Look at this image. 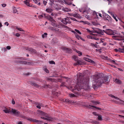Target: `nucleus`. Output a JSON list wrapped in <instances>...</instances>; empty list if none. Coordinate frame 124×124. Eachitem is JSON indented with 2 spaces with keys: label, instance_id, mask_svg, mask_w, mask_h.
<instances>
[{
  "label": "nucleus",
  "instance_id": "f257e3e1",
  "mask_svg": "<svg viewBox=\"0 0 124 124\" xmlns=\"http://www.w3.org/2000/svg\"><path fill=\"white\" fill-rule=\"evenodd\" d=\"M77 78L78 83L74 88L72 89L73 92L74 91V90L79 91L81 89L86 90L89 88V86L88 85L89 79L88 77L85 78L84 77L82 74L78 73L77 75Z\"/></svg>",
  "mask_w": 124,
  "mask_h": 124
},
{
  "label": "nucleus",
  "instance_id": "f03ea898",
  "mask_svg": "<svg viewBox=\"0 0 124 124\" xmlns=\"http://www.w3.org/2000/svg\"><path fill=\"white\" fill-rule=\"evenodd\" d=\"M92 87L94 89L100 86L102 83H107L110 81L108 77H102L100 74L93 76Z\"/></svg>",
  "mask_w": 124,
  "mask_h": 124
},
{
  "label": "nucleus",
  "instance_id": "7ed1b4c3",
  "mask_svg": "<svg viewBox=\"0 0 124 124\" xmlns=\"http://www.w3.org/2000/svg\"><path fill=\"white\" fill-rule=\"evenodd\" d=\"M62 22L65 24L67 25V24H70L71 22L70 21V17H67L66 18H63Z\"/></svg>",
  "mask_w": 124,
  "mask_h": 124
},
{
  "label": "nucleus",
  "instance_id": "20e7f679",
  "mask_svg": "<svg viewBox=\"0 0 124 124\" xmlns=\"http://www.w3.org/2000/svg\"><path fill=\"white\" fill-rule=\"evenodd\" d=\"M17 61H16V62L17 63H20L21 64H28L29 65H31V63L30 62H28L24 61H21L20 60L21 59V58H18L17 59Z\"/></svg>",
  "mask_w": 124,
  "mask_h": 124
},
{
  "label": "nucleus",
  "instance_id": "39448f33",
  "mask_svg": "<svg viewBox=\"0 0 124 124\" xmlns=\"http://www.w3.org/2000/svg\"><path fill=\"white\" fill-rule=\"evenodd\" d=\"M104 32L109 35H114L115 32L109 29H107L106 30H103Z\"/></svg>",
  "mask_w": 124,
  "mask_h": 124
},
{
  "label": "nucleus",
  "instance_id": "423d86ee",
  "mask_svg": "<svg viewBox=\"0 0 124 124\" xmlns=\"http://www.w3.org/2000/svg\"><path fill=\"white\" fill-rule=\"evenodd\" d=\"M113 38L116 40H122L124 42V36H113Z\"/></svg>",
  "mask_w": 124,
  "mask_h": 124
},
{
  "label": "nucleus",
  "instance_id": "0eeeda50",
  "mask_svg": "<svg viewBox=\"0 0 124 124\" xmlns=\"http://www.w3.org/2000/svg\"><path fill=\"white\" fill-rule=\"evenodd\" d=\"M31 1V0H26L24 1L23 2L24 4L30 7H32L33 4L30 3Z\"/></svg>",
  "mask_w": 124,
  "mask_h": 124
},
{
  "label": "nucleus",
  "instance_id": "6e6552de",
  "mask_svg": "<svg viewBox=\"0 0 124 124\" xmlns=\"http://www.w3.org/2000/svg\"><path fill=\"white\" fill-rule=\"evenodd\" d=\"M11 111L16 116H18L20 114V112L18 111L15 109H12Z\"/></svg>",
  "mask_w": 124,
  "mask_h": 124
},
{
  "label": "nucleus",
  "instance_id": "1a4fd4ad",
  "mask_svg": "<svg viewBox=\"0 0 124 124\" xmlns=\"http://www.w3.org/2000/svg\"><path fill=\"white\" fill-rule=\"evenodd\" d=\"M117 100H119V101H117L116 100H113V101L115 102V103L116 104L124 105V101H122L119 99Z\"/></svg>",
  "mask_w": 124,
  "mask_h": 124
},
{
  "label": "nucleus",
  "instance_id": "9d476101",
  "mask_svg": "<svg viewBox=\"0 0 124 124\" xmlns=\"http://www.w3.org/2000/svg\"><path fill=\"white\" fill-rule=\"evenodd\" d=\"M62 49L65 51L66 53H72V50L70 49L65 47H62Z\"/></svg>",
  "mask_w": 124,
  "mask_h": 124
},
{
  "label": "nucleus",
  "instance_id": "9b49d317",
  "mask_svg": "<svg viewBox=\"0 0 124 124\" xmlns=\"http://www.w3.org/2000/svg\"><path fill=\"white\" fill-rule=\"evenodd\" d=\"M26 49L27 50H28L29 51L31 52L32 53H36V51L34 49H32L31 48L27 47L26 48Z\"/></svg>",
  "mask_w": 124,
  "mask_h": 124
},
{
  "label": "nucleus",
  "instance_id": "f8f14e48",
  "mask_svg": "<svg viewBox=\"0 0 124 124\" xmlns=\"http://www.w3.org/2000/svg\"><path fill=\"white\" fill-rule=\"evenodd\" d=\"M29 84L33 86H34L36 87H39V85L33 81H30L29 82Z\"/></svg>",
  "mask_w": 124,
  "mask_h": 124
},
{
  "label": "nucleus",
  "instance_id": "ddd939ff",
  "mask_svg": "<svg viewBox=\"0 0 124 124\" xmlns=\"http://www.w3.org/2000/svg\"><path fill=\"white\" fill-rule=\"evenodd\" d=\"M47 15L46 14H43L42 15H39L38 16V17L39 19H41L43 17H44L45 18H47Z\"/></svg>",
  "mask_w": 124,
  "mask_h": 124
},
{
  "label": "nucleus",
  "instance_id": "4468645a",
  "mask_svg": "<svg viewBox=\"0 0 124 124\" xmlns=\"http://www.w3.org/2000/svg\"><path fill=\"white\" fill-rule=\"evenodd\" d=\"M84 59L85 61L89 62L92 64H94L95 63V62L94 61L88 58L85 57L84 58Z\"/></svg>",
  "mask_w": 124,
  "mask_h": 124
},
{
  "label": "nucleus",
  "instance_id": "2eb2a0df",
  "mask_svg": "<svg viewBox=\"0 0 124 124\" xmlns=\"http://www.w3.org/2000/svg\"><path fill=\"white\" fill-rule=\"evenodd\" d=\"M27 120L33 122H41V121L40 120H38L36 119H32L31 118H29L27 119Z\"/></svg>",
  "mask_w": 124,
  "mask_h": 124
},
{
  "label": "nucleus",
  "instance_id": "dca6fc26",
  "mask_svg": "<svg viewBox=\"0 0 124 124\" xmlns=\"http://www.w3.org/2000/svg\"><path fill=\"white\" fill-rule=\"evenodd\" d=\"M39 113L42 115L43 116H45L46 117H47V118H49V117L48 116V115L47 114H46V113L44 112L41 111H40V110H39Z\"/></svg>",
  "mask_w": 124,
  "mask_h": 124
},
{
  "label": "nucleus",
  "instance_id": "f3484780",
  "mask_svg": "<svg viewBox=\"0 0 124 124\" xmlns=\"http://www.w3.org/2000/svg\"><path fill=\"white\" fill-rule=\"evenodd\" d=\"M97 35L95 34H92L91 36V39H93L96 40H99V39L96 37Z\"/></svg>",
  "mask_w": 124,
  "mask_h": 124
},
{
  "label": "nucleus",
  "instance_id": "a211bd4d",
  "mask_svg": "<svg viewBox=\"0 0 124 124\" xmlns=\"http://www.w3.org/2000/svg\"><path fill=\"white\" fill-rule=\"evenodd\" d=\"M114 81L115 82L118 84H121L122 83L121 81L120 80L117 78Z\"/></svg>",
  "mask_w": 124,
  "mask_h": 124
},
{
  "label": "nucleus",
  "instance_id": "6ab92c4d",
  "mask_svg": "<svg viewBox=\"0 0 124 124\" xmlns=\"http://www.w3.org/2000/svg\"><path fill=\"white\" fill-rule=\"evenodd\" d=\"M47 16L48 17L47 18L51 22H53V21H54V20L53 18L52 17L50 16H49L48 15H47Z\"/></svg>",
  "mask_w": 124,
  "mask_h": 124
},
{
  "label": "nucleus",
  "instance_id": "aec40b11",
  "mask_svg": "<svg viewBox=\"0 0 124 124\" xmlns=\"http://www.w3.org/2000/svg\"><path fill=\"white\" fill-rule=\"evenodd\" d=\"M64 2L66 4L68 5H70L71 4L70 0H65Z\"/></svg>",
  "mask_w": 124,
  "mask_h": 124
},
{
  "label": "nucleus",
  "instance_id": "412c9836",
  "mask_svg": "<svg viewBox=\"0 0 124 124\" xmlns=\"http://www.w3.org/2000/svg\"><path fill=\"white\" fill-rule=\"evenodd\" d=\"M51 23L53 26H57L56 24V22L55 20L51 22Z\"/></svg>",
  "mask_w": 124,
  "mask_h": 124
},
{
  "label": "nucleus",
  "instance_id": "4be33fe9",
  "mask_svg": "<svg viewBox=\"0 0 124 124\" xmlns=\"http://www.w3.org/2000/svg\"><path fill=\"white\" fill-rule=\"evenodd\" d=\"M91 106V107H92L95 108H96V109H98L99 110H101V108H100L97 107H96L94 106H91L90 105H89V106Z\"/></svg>",
  "mask_w": 124,
  "mask_h": 124
},
{
  "label": "nucleus",
  "instance_id": "5701e85b",
  "mask_svg": "<svg viewBox=\"0 0 124 124\" xmlns=\"http://www.w3.org/2000/svg\"><path fill=\"white\" fill-rule=\"evenodd\" d=\"M72 15L76 18H78L79 17V15L78 14H73Z\"/></svg>",
  "mask_w": 124,
  "mask_h": 124
},
{
  "label": "nucleus",
  "instance_id": "b1692460",
  "mask_svg": "<svg viewBox=\"0 0 124 124\" xmlns=\"http://www.w3.org/2000/svg\"><path fill=\"white\" fill-rule=\"evenodd\" d=\"M3 111L6 113H9L11 112L10 109H8L4 110Z\"/></svg>",
  "mask_w": 124,
  "mask_h": 124
},
{
  "label": "nucleus",
  "instance_id": "393cba45",
  "mask_svg": "<svg viewBox=\"0 0 124 124\" xmlns=\"http://www.w3.org/2000/svg\"><path fill=\"white\" fill-rule=\"evenodd\" d=\"M62 10L68 12L70 11L69 9L66 8H62Z\"/></svg>",
  "mask_w": 124,
  "mask_h": 124
},
{
  "label": "nucleus",
  "instance_id": "a878e982",
  "mask_svg": "<svg viewBox=\"0 0 124 124\" xmlns=\"http://www.w3.org/2000/svg\"><path fill=\"white\" fill-rule=\"evenodd\" d=\"M123 49H122L121 48H118L119 51L120 52L124 53V46H123Z\"/></svg>",
  "mask_w": 124,
  "mask_h": 124
},
{
  "label": "nucleus",
  "instance_id": "bb28decb",
  "mask_svg": "<svg viewBox=\"0 0 124 124\" xmlns=\"http://www.w3.org/2000/svg\"><path fill=\"white\" fill-rule=\"evenodd\" d=\"M98 116V119L100 121H102V116L101 115H99V114Z\"/></svg>",
  "mask_w": 124,
  "mask_h": 124
},
{
  "label": "nucleus",
  "instance_id": "cd10ccee",
  "mask_svg": "<svg viewBox=\"0 0 124 124\" xmlns=\"http://www.w3.org/2000/svg\"><path fill=\"white\" fill-rule=\"evenodd\" d=\"M16 29L20 31L23 32L25 31H24L23 30L22 28H18L17 27H16Z\"/></svg>",
  "mask_w": 124,
  "mask_h": 124
},
{
  "label": "nucleus",
  "instance_id": "c85d7f7f",
  "mask_svg": "<svg viewBox=\"0 0 124 124\" xmlns=\"http://www.w3.org/2000/svg\"><path fill=\"white\" fill-rule=\"evenodd\" d=\"M46 11L48 13H51L52 12V10L51 8H47L46 9Z\"/></svg>",
  "mask_w": 124,
  "mask_h": 124
},
{
  "label": "nucleus",
  "instance_id": "c756f323",
  "mask_svg": "<svg viewBox=\"0 0 124 124\" xmlns=\"http://www.w3.org/2000/svg\"><path fill=\"white\" fill-rule=\"evenodd\" d=\"M109 96L113 98H114L115 99H119V98H118L117 97H116L113 95H112L111 94H110L109 95Z\"/></svg>",
  "mask_w": 124,
  "mask_h": 124
},
{
  "label": "nucleus",
  "instance_id": "7c9ffc66",
  "mask_svg": "<svg viewBox=\"0 0 124 124\" xmlns=\"http://www.w3.org/2000/svg\"><path fill=\"white\" fill-rule=\"evenodd\" d=\"M47 34L46 33H44V34H42V38H46L47 37Z\"/></svg>",
  "mask_w": 124,
  "mask_h": 124
},
{
  "label": "nucleus",
  "instance_id": "2f4dec72",
  "mask_svg": "<svg viewBox=\"0 0 124 124\" xmlns=\"http://www.w3.org/2000/svg\"><path fill=\"white\" fill-rule=\"evenodd\" d=\"M13 13H15L17 12L16 8L15 7H13Z\"/></svg>",
  "mask_w": 124,
  "mask_h": 124
},
{
  "label": "nucleus",
  "instance_id": "473e14b6",
  "mask_svg": "<svg viewBox=\"0 0 124 124\" xmlns=\"http://www.w3.org/2000/svg\"><path fill=\"white\" fill-rule=\"evenodd\" d=\"M75 36L76 38H77L78 39H79V38H80L81 39H82V38L79 36L77 34V33H76L75 34Z\"/></svg>",
  "mask_w": 124,
  "mask_h": 124
},
{
  "label": "nucleus",
  "instance_id": "72a5a7b5",
  "mask_svg": "<svg viewBox=\"0 0 124 124\" xmlns=\"http://www.w3.org/2000/svg\"><path fill=\"white\" fill-rule=\"evenodd\" d=\"M111 15L113 17V18L115 19L116 21L117 22L118 21L117 19L116 18V16L114 15L113 14H111Z\"/></svg>",
  "mask_w": 124,
  "mask_h": 124
},
{
  "label": "nucleus",
  "instance_id": "f704fd0d",
  "mask_svg": "<svg viewBox=\"0 0 124 124\" xmlns=\"http://www.w3.org/2000/svg\"><path fill=\"white\" fill-rule=\"evenodd\" d=\"M77 62L78 65H81L82 64V62L80 60H78Z\"/></svg>",
  "mask_w": 124,
  "mask_h": 124
},
{
  "label": "nucleus",
  "instance_id": "c9c22d12",
  "mask_svg": "<svg viewBox=\"0 0 124 124\" xmlns=\"http://www.w3.org/2000/svg\"><path fill=\"white\" fill-rule=\"evenodd\" d=\"M47 80L49 81H52L54 80V79L48 78H47Z\"/></svg>",
  "mask_w": 124,
  "mask_h": 124
},
{
  "label": "nucleus",
  "instance_id": "e433bc0d",
  "mask_svg": "<svg viewBox=\"0 0 124 124\" xmlns=\"http://www.w3.org/2000/svg\"><path fill=\"white\" fill-rule=\"evenodd\" d=\"M90 45L94 47H97V46L96 44H94L92 43H91V44Z\"/></svg>",
  "mask_w": 124,
  "mask_h": 124
},
{
  "label": "nucleus",
  "instance_id": "4c0bfd02",
  "mask_svg": "<svg viewBox=\"0 0 124 124\" xmlns=\"http://www.w3.org/2000/svg\"><path fill=\"white\" fill-rule=\"evenodd\" d=\"M69 96L71 98L74 97L75 96L74 94H69Z\"/></svg>",
  "mask_w": 124,
  "mask_h": 124
},
{
  "label": "nucleus",
  "instance_id": "58836bf2",
  "mask_svg": "<svg viewBox=\"0 0 124 124\" xmlns=\"http://www.w3.org/2000/svg\"><path fill=\"white\" fill-rule=\"evenodd\" d=\"M54 27H50L49 28V29L53 31H54Z\"/></svg>",
  "mask_w": 124,
  "mask_h": 124
},
{
  "label": "nucleus",
  "instance_id": "ea45409f",
  "mask_svg": "<svg viewBox=\"0 0 124 124\" xmlns=\"http://www.w3.org/2000/svg\"><path fill=\"white\" fill-rule=\"evenodd\" d=\"M107 20H108L109 21H111V18L110 16H108L107 17Z\"/></svg>",
  "mask_w": 124,
  "mask_h": 124
},
{
  "label": "nucleus",
  "instance_id": "a19ab883",
  "mask_svg": "<svg viewBox=\"0 0 124 124\" xmlns=\"http://www.w3.org/2000/svg\"><path fill=\"white\" fill-rule=\"evenodd\" d=\"M41 118H42V119H44L45 120H47V121H49L50 120V119H49L48 118H45V117H41Z\"/></svg>",
  "mask_w": 124,
  "mask_h": 124
},
{
  "label": "nucleus",
  "instance_id": "79ce46f5",
  "mask_svg": "<svg viewBox=\"0 0 124 124\" xmlns=\"http://www.w3.org/2000/svg\"><path fill=\"white\" fill-rule=\"evenodd\" d=\"M75 30L76 32L80 34H81V33L79 30H78L77 29H75Z\"/></svg>",
  "mask_w": 124,
  "mask_h": 124
},
{
  "label": "nucleus",
  "instance_id": "37998d69",
  "mask_svg": "<svg viewBox=\"0 0 124 124\" xmlns=\"http://www.w3.org/2000/svg\"><path fill=\"white\" fill-rule=\"evenodd\" d=\"M65 83L64 82H62V83L61 85V87H62V86H66L65 85Z\"/></svg>",
  "mask_w": 124,
  "mask_h": 124
},
{
  "label": "nucleus",
  "instance_id": "c03bdc74",
  "mask_svg": "<svg viewBox=\"0 0 124 124\" xmlns=\"http://www.w3.org/2000/svg\"><path fill=\"white\" fill-rule=\"evenodd\" d=\"M101 30H98L96 31H95L96 33L100 34V33H101Z\"/></svg>",
  "mask_w": 124,
  "mask_h": 124
},
{
  "label": "nucleus",
  "instance_id": "a18cd8bd",
  "mask_svg": "<svg viewBox=\"0 0 124 124\" xmlns=\"http://www.w3.org/2000/svg\"><path fill=\"white\" fill-rule=\"evenodd\" d=\"M92 113L95 116H97L98 115V114L96 112H93Z\"/></svg>",
  "mask_w": 124,
  "mask_h": 124
},
{
  "label": "nucleus",
  "instance_id": "49530a36",
  "mask_svg": "<svg viewBox=\"0 0 124 124\" xmlns=\"http://www.w3.org/2000/svg\"><path fill=\"white\" fill-rule=\"evenodd\" d=\"M49 62L50 64H55V62L53 61H49Z\"/></svg>",
  "mask_w": 124,
  "mask_h": 124
},
{
  "label": "nucleus",
  "instance_id": "de8ad7c7",
  "mask_svg": "<svg viewBox=\"0 0 124 124\" xmlns=\"http://www.w3.org/2000/svg\"><path fill=\"white\" fill-rule=\"evenodd\" d=\"M70 19H71V20H73L75 21H77V20L75 19L74 18L71 17H70Z\"/></svg>",
  "mask_w": 124,
  "mask_h": 124
},
{
  "label": "nucleus",
  "instance_id": "09e8293b",
  "mask_svg": "<svg viewBox=\"0 0 124 124\" xmlns=\"http://www.w3.org/2000/svg\"><path fill=\"white\" fill-rule=\"evenodd\" d=\"M44 71L47 73H49V70L46 68L44 69Z\"/></svg>",
  "mask_w": 124,
  "mask_h": 124
},
{
  "label": "nucleus",
  "instance_id": "8fccbe9b",
  "mask_svg": "<svg viewBox=\"0 0 124 124\" xmlns=\"http://www.w3.org/2000/svg\"><path fill=\"white\" fill-rule=\"evenodd\" d=\"M87 30L88 32L90 33V34H92V32L91 31L89 30V29H87Z\"/></svg>",
  "mask_w": 124,
  "mask_h": 124
},
{
  "label": "nucleus",
  "instance_id": "3c124183",
  "mask_svg": "<svg viewBox=\"0 0 124 124\" xmlns=\"http://www.w3.org/2000/svg\"><path fill=\"white\" fill-rule=\"evenodd\" d=\"M85 17L87 19H90V16H89L86 15L85 16Z\"/></svg>",
  "mask_w": 124,
  "mask_h": 124
},
{
  "label": "nucleus",
  "instance_id": "603ef678",
  "mask_svg": "<svg viewBox=\"0 0 124 124\" xmlns=\"http://www.w3.org/2000/svg\"><path fill=\"white\" fill-rule=\"evenodd\" d=\"M92 123H93V124H98V122L97 121H93L92 122Z\"/></svg>",
  "mask_w": 124,
  "mask_h": 124
},
{
  "label": "nucleus",
  "instance_id": "864d4df0",
  "mask_svg": "<svg viewBox=\"0 0 124 124\" xmlns=\"http://www.w3.org/2000/svg\"><path fill=\"white\" fill-rule=\"evenodd\" d=\"M36 4H37L39 0H32Z\"/></svg>",
  "mask_w": 124,
  "mask_h": 124
},
{
  "label": "nucleus",
  "instance_id": "5fc2aeb1",
  "mask_svg": "<svg viewBox=\"0 0 124 124\" xmlns=\"http://www.w3.org/2000/svg\"><path fill=\"white\" fill-rule=\"evenodd\" d=\"M47 3V2L46 1L44 0V1H43V3L44 4L45 6L46 5Z\"/></svg>",
  "mask_w": 124,
  "mask_h": 124
},
{
  "label": "nucleus",
  "instance_id": "6e6d98bb",
  "mask_svg": "<svg viewBox=\"0 0 124 124\" xmlns=\"http://www.w3.org/2000/svg\"><path fill=\"white\" fill-rule=\"evenodd\" d=\"M77 52L79 54H80V55H79V56H81V55H82V53L81 52H80V51H78Z\"/></svg>",
  "mask_w": 124,
  "mask_h": 124
},
{
  "label": "nucleus",
  "instance_id": "4d7b16f0",
  "mask_svg": "<svg viewBox=\"0 0 124 124\" xmlns=\"http://www.w3.org/2000/svg\"><path fill=\"white\" fill-rule=\"evenodd\" d=\"M20 34L18 33H17L16 34V35L17 37H19L20 36Z\"/></svg>",
  "mask_w": 124,
  "mask_h": 124
},
{
  "label": "nucleus",
  "instance_id": "13d9d810",
  "mask_svg": "<svg viewBox=\"0 0 124 124\" xmlns=\"http://www.w3.org/2000/svg\"><path fill=\"white\" fill-rule=\"evenodd\" d=\"M6 48L8 50H9L11 48V47L10 46H7L6 47Z\"/></svg>",
  "mask_w": 124,
  "mask_h": 124
},
{
  "label": "nucleus",
  "instance_id": "bf43d9fd",
  "mask_svg": "<svg viewBox=\"0 0 124 124\" xmlns=\"http://www.w3.org/2000/svg\"><path fill=\"white\" fill-rule=\"evenodd\" d=\"M59 31V29L58 28H55L54 27V31Z\"/></svg>",
  "mask_w": 124,
  "mask_h": 124
},
{
  "label": "nucleus",
  "instance_id": "052dcab7",
  "mask_svg": "<svg viewBox=\"0 0 124 124\" xmlns=\"http://www.w3.org/2000/svg\"><path fill=\"white\" fill-rule=\"evenodd\" d=\"M73 58L74 59V60L75 61H76L77 58V57L76 56H74L73 57Z\"/></svg>",
  "mask_w": 124,
  "mask_h": 124
},
{
  "label": "nucleus",
  "instance_id": "680f3d73",
  "mask_svg": "<svg viewBox=\"0 0 124 124\" xmlns=\"http://www.w3.org/2000/svg\"><path fill=\"white\" fill-rule=\"evenodd\" d=\"M4 24L5 25L6 24L7 26H8L9 25V24L8 22H5L4 23Z\"/></svg>",
  "mask_w": 124,
  "mask_h": 124
},
{
  "label": "nucleus",
  "instance_id": "e2e57ef3",
  "mask_svg": "<svg viewBox=\"0 0 124 124\" xmlns=\"http://www.w3.org/2000/svg\"><path fill=\"white\" fill-rule=\"evenodd\" d=\"M103 30L102 31V30H101V33H100V34H101L102 35H103V34L104 33V32H103Z\"/></svg>",
  "mask_w": 124,
  "mask_h": 124
},
{
  "label": "nucleus",
  "instance_id": "0e129e2a",
  "mask_svg": "<svg viewBox=\"0 0 124 124\" xmlns=\"http://www.w3.org/2000/svg\"><path fill=\"white\" fill-rule=\"evenodd\" d=\"M67 87L69 89L71 90L72 89V87L71 86H68Z\"/></svg>",
  "mask_w": 124,
  "mask_h": 124
},
{
  "label": "nucleus",
  "instance_id": "69168bd1",
  "mask_svg": "<svg viewBox=\"0 0 124 124\" xmlns=\"http://www.w3.org/2000/svg\"><path fill=\"white\" fill-rule=\"evenodd\" d=\"M49 86L48 85H44V87L45 88H46L47 87L50 88V87H49Z\"/></svg>",
  "mask_w": 124,
  "mask_h": 124
},
{
  "label": "nucleus",
  "instance_id": "338daca9",
  "mask_svg": "<svg viewBox=\"0 0 124 124\" xmlns=\"http://www.w3.org/2000/svg\"><path fill=\"white\" fill-rule=\"evenodd\" d=\"M87 38H88L91 39V36L88 35V36H87Z\"/></svg>",
  "mask_w": 124,
  "mask_h": 124
},
{
  "label": "nucleus",
  "instance_id": "774afa93",
  "mask_svg": "<svg viewBox=\"0 0 124 124\" xmlns=\"http://www.w3.org/2000/svg\"><path fill=\"white\" fill-rule=\"evenodd\" d=\"M6 4H2V6L3 7H5L6 6Z\"/></svg>",
  "mask_w": 124,
  "mask_h": 124
}]
</instances>
